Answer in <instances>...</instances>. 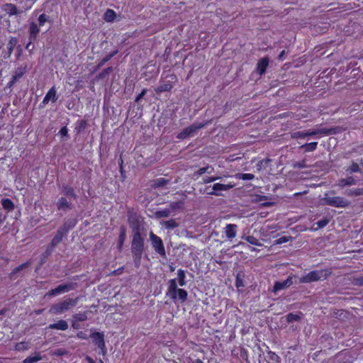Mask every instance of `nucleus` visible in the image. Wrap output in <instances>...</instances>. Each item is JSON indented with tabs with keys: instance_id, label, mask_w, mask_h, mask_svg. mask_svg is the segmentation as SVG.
Listing matches in <instances>:
<instances>
[{
	"instance_id": "nucleus-33",
	"label": "nucleus",
	"mask_w": 363,
	"mask_h": 363,
	"mask_svg": "<svg viewBox=\"0 0 363 363\" xmlns=\"http://www.w3.org/2000/svg\"><path fill=\"white\" fill-rule=\"evenodd\" d=\"M42 359V356L39 352H35L33 356L26 357L23 363H35Z\"/></svg>"
},
{
	"instance_id": "nucleus-2",
	"label": "nucleus",
	"mask_w": 363,
	"mask_h": 363,
	"mask_svg": "<svg viewBox=\"0 0 363 363\" xmlns=\"http://www.w3.org/2000/svg\"><path fill=\"white\" fill-rule=\"evenodd\" d=\"M166 296L169 297L174 302L178 298L182 303L187 299V291L183 289L177 288L176 279H172L168 281V289Z\"/></svg>"
},
{
	"instance_id": "nucleus-34",
	"label": "nucleus",
	"mask_w": 363,
	"mask_h": 363,
	"mask_svg": "<svg viewBox=\"0 0 363 363\" xmlns=\"http://www.w3.org/2000/svg\"><path fill=\"white\" fill-rule=\"evenodd\" d=\"M317 145H318L317 142H312L310 143H306V144L302 145L300 147V149H303L305 152H313L317 148Z\"/></svg>"
},
{
	"instance_id": "nucleus-29",
	"label": "nucleus",
	"mask_w": 363,
	"mask_h": 363,
	"mask_svg": "<svg viewBox=\"0 0 363 363\" xmlns=\"http://www.w3.org/2000/svg\"><path fill=\"white\" fill-rule=\"evenodd\" d=\"M60 288V291L62 293L68 292L72 290H74L77 287V283L75 282H67L64 284L58 286Z\"/></svg>"
},
{
	"instance_id": "nucleus-40",
	"label": "nucleus",
	"mask_w": 363,
	"mask_h": 363,
	"mask_svg": "<svg viewBox=\"0 0 363 363\" xmlns=\"http://www.w3.org/2000/svg\"><path fill=\"white\" fill-rule=\"evenodd\" d=\"M301 314L302 313L301 312H299V314H294V313H290L286 315V321L289 323H294L296 321H298L301 320Z\"/></svg>"
},
{
	"instance_id": "nucleus-52",
	"label": "nucleus",
	"mask_w": 363,
	"mask_h": 363,
	"mask_svg": "<svg viewBox=\"0 0 363 363\" xmlns=\"http://www.w3.org/2000/svg\"><path fill=\"white\" fill-rule=\"evenodd\" d=\"M29 348V344L26 342H21L16 344V350H26Z\"/></svg>"
},
{
	"instance_id": "nucleus-57",
	"label": "nucleus",
	"mask_w": 363,
	"mask_h": 363,
	"mask_svg": "<svg viewBox=\"0 0 363 363\" xmlns=\"http://www.w3.org/2000/svg\"><path fill=\"white\" fill-rule=\"evenodd\" d=\"M60 242V240H57V238H52V240H51L50 243L48 245V247H49L50 249H51L52 250L54 251V249L55 248V247Z\"/></svg>"
},
{
	"instance_id": "nucleus-26",
	"label": "nucleus",
	"mask_w": 363,
	"mask_h": 363,
	"mask_svg": "<svg viewBox=\"0 0 363 363\" xmlns=\"http://www.w3.org/2000/svg\"><path fill=\"white\" fill-rule=\"evenodd\" d=\"M63 194L66 198L71 200L72 199H76L77 194L74 192V189L72 186L67 185H62Z\"/></svg>"
},
{
	"instance_id": "nucleus-55",
	"label": "nucleus",
	"mask_w": 363,
	"mask_h": 363,
	"mask_svg": "<svg viewBox=\"0 0 363 363\" xmlns=\"http://www.w3.org/2000/svg\"><path fill=\"white\" fill-rule=\"evenodd\" d=\"M294 169H303L307 167L306 164V160H303L302 161L296 162L292 164Z\"/></svg>"
},
{
	"instance_id": "nucleus-56",
	"label": "nucleus",
	"mask_w": 363,
	"mask_h": 363,
	"mask_svg": "<svg viewBox=\"0 0 363 363\" xmlns=\"http://www.w3.org/2000/svg\"><path fill=\"white\" fill-rule=\"evenodd\" d=\"M48 20H49V17L47 15H45V13L40 15V16L38 17L39 26H43L45 22L48 21Z\"/></svg>"
},
{
	"instance_id": "nucleus-42",
	"label": "nucleus",
	"mask_w": 363,
	"mask_h": 363,
	"mask_svg": "<svg viewBox=\"0 0 363 363\" xmlns=\"http://www.w3.org/2000/svg\"><path fill=\"white\" fill-rule=\"evenodd\" d=\"M17 43H18V40L16 38H14V37L11 38V39L9 41L8 47H7L9 56L11 55V53Z\"/></svg>"
},
{
	"instance_id": "nucleus-39",
	"label": "nucleus",
	"mask_w": 363,
	"mask_h": 363,
	"mask_svg": "<svg viewBox=\"0 0 363 363\" xmlns=\"http://www.w3.org/2000/svg\"><path fill=\"white\" fill-rule=\"evenodd\" d=\"M113 71V68L112 67H108L106 69H104L101 72H100L97 76V79H104L106 78L110 73H111Z\"/></svg>"
},
{
	"instance_id": "nucleus-44",
	"label": "nucleus",
	"mask_w": 363,
	"mask_h": 363,
	"mask_svg": "<svg viewBox=\"0 0 363 363\" xmlns=\"http://www.w3.org/2000/svg\"><path fill=\"white\" fill-rule=\"evenodd\" d=\"M86 127H87L86 121L81 120L78 122L77 125L75 128V130H76L77 133L79 134V133H81L82 132H83L86 129Z\"/></svg>"
},
{
	"instance_id": "nucleus-64",
	"label": "nucleus",
	"mask_w": 363,
	"mask_h": 363,
	"mask_svg": "<svg viewBox=\"0 0 363 363\" xmlns=\"http://www.w3.org/2000/svg\"><path fill=\"white\" fill-rule=\"evenodd\" d=\"M77 337L82 340H86L88 337L86 333L83 331H80L77 334Z\"/></svg>"
},
{
	"instance_id": "nucleus-19",
	"label": "nucleus",
	"mask_w": 363,
	"mask_h": 363,
	"mask_svg": "<svg viewBox=\"0 0 363 363\" xmlns=\"http://www.w3.org/2000/svg\"><path fill=\"white\" fill-rule=\"evenodd\" d=\"M30 264H31V262L30 261H28V262H26L19 265L18 267H15L11 271V272L9 274V277L11 280L16 279V277H17L16 274L18 272H21L22 270L27 269Z\"/></svg>"
},
{
	"instance_id": "nucleus-25",
	"label": "nucleus",
	"mask_w": 363,
	"mask_h": 363,
	"mask_svg": "<svg viewBox=\"0 0 363 363\" xmlns=\"http://www.w3.org/2000/svg\"><path fill=\"white\" fill-rule=\"evenodd\" d=\"M245 274L243 271L239 270L237 272L235 275V286L239 289L245 286L244 279Z\"/></svg>"
},
{
	"instance_id": "nucleus-18",
	"label": "nucleus",
	"mask_w": 363,
	"mask_h": 363,
	"mask_svg": "<svg viewBox=\"0 0 363 363\" xmlns=\"http://www.w3.org/2000/svg\"><path fill=\"white\" fill-rule=\"evenodd\" d=\"M269 58L264 57L260 59L257 64V71L259 75H262L265 73L267 67L269 66Z\"/></svg>"
},
{
	"instance_id": "nucleus-49",
	"label": "nucleus",
	"mask_w": 363,
	"mask_h": 363,
	"mask_svg": "<svg viewBox=\"0 0 363 363\" xmlns=\"http://www.w3.org/2000/svg\"><path fill=\"white\" fill-rule=\"evenodd\" d=\"M236 178L242 180H252L255 178V175L248 173H238L235 175Z\"/></svg>"
},
{
	"instance_id": "nucleus-4",
	"label": "nucleus",
	"mask_w": 363,
	"mask_h": 363,
	"mask_svg": "<svg viewBox=\"0 0 363 363\" xmlns=\"http://www.w3.org/2000/svg\"><path fill=\"white\" fill-rule=\"evenodd\" d=\"M79 297L75 298H68L57 303L52 304L49 309L52 314H61L74 308L78 303Z\"/></svg>"
},
{
	"instance_id": "nucleus-21",
	"label": "nucleus",
	"mask_w": 363,
	"mask_h": 363,
	"mask_svg": "<svg viewBox=\"0 0 363 363\" xmlns=\"http://www.w3.org/2000/svg\"><path fill=\"white\" fill-rule=\"evenodd\" d=\"M126 238V228L125 225L120 227V233L118 240V249L119 251H122L123 247Z\"/></svg>"
},
{
	"instance_id": "nucleus-37",
	"label": "nucleus",
	"mask_w": 363,
	"mask_h": 363,
	"mask_svg": "<svg viewBox=\"0 0 363 363\" xmlns=\"http://www.w3.org/2000/svg\"><path fill=\"white\" fill-rule=\"evenodd\" d=\"M177 276H178V283H179V286H185L186 284V282L185 281V278H186L185 272L182 269H178Z\"/></svg>"
},
{
	"instance_id": "nucleus-11",
	"label": "nucleus",
	"mask_w": 363,
	"mask_h": 363,
	"mask_svg": "<svg viewBox=\"0 0 363 363\" xmlns=\"http://www.w3.org/2000/svg\"><path fill=\"white\" fill-rule=\"evenodd\" d=\"M70 201L71 200H69V199L66 197H60L56 203V206L57 209L59 211H63L65 212H67V211L72 209L73 206Z\"/></svg>"
},
{
	"instance_id": "nucleus-35",
	"label": "nucleus",
	"mask_w": 363,
	"mask_h": 363,
	"mask_svg": "<svg viewBox=\"0 0 363 363\" xmlns=\"http://www.w3.org/2000/svg\"><path fill=\"white\" fill-rule=\"evenodd\" d=\"M171 209L165 208L161 211H157L155 213V216L156 218H167L171 214Z\"/></svg>"
},
{
	"instance_id": "nucleus-7",
	"label": "nucleus",
	"mask_w": 363,
	"mask_h": 363,
	"mask_svg": "<svg viewBox=\"0 0 363 363\" xmlns=\"http://www.w3.org/2000/svg\"><path fill=\"white\" fill-rule=\"evenodd\" d=\"M150 240L155 251L161 257H166V251L162 240L152 232L150 233Z\"/></svg>"
},
{
	"instance_id": "nucleus-59",
	"label": "nucleus",
	"mask_w": 363,
	"mask_h": 363,
	"mask_svg": "<svg viewBox=\"0 0 363 363\" xmlns=\"http://www.w3.org/2000/svg\"><path fill=\"white\" fill-rule=\"evenodd\" d=\"M220 178L221 177H209L203 178V183L204 184L211 183V182H213L218 179H220Z\"/></svg>"
},
{
	"instance_id": "nucleus-38",
	"label": "nucleus",
	"mask_w": 363,
	"mask_h": 363,
	"mask_svg": "<svg viewBox=\"0 0 363 363\" xmlns=\"http://www.w3.org/2000/svg\"><path fill=\"white\" fill-rule=\"evenodd\" d=\"M162 224L167 228V229H174L175 228L179 226V223L176 222L174 219H170L169 220L163 221Z\"/></svg>"
},
{
	"instance_id": "nucleus-58",
	"label": "nucleus",
	"mask_w": 363,
	"mask_h": 363,
	"mask_svg": "<svg viewBox=\"0 0 363 363\" xmlns=\"http://www.w3.org/2000/svg\"><path fill=\"white\" fill-rule=\"evenodd\" d=\"M147 91V89H143L142 91L136 96L135 102L139 104L140 99L146 94Z\"/></svg>"
},
{
	"instance_id": "nucleus-27",
	"label": "nucleus",
	"mask_w": 363,
	"mask_h": 363,
	"mask_svg": "<svg viewBox=\"0 0 363 363\" xmlns=\"http://www.w3.org/2000/svg\"><path fill=\"white\" fill-rule=\"evenodd\" d=\"M27 72V65H22L21 66L17 67L14 71V74L12 77L14 78V80H18L21 79L24 74Z\"/></svg>"
},
{
	"instance_id": "nucleus-17",
	"label": "nucleus",
	"mask_w": 363,
	"mask_h": 363,
	"mask_svg": "<svg viewBox=\"0 0 363 363\" xmlns=\"http://www.w3.org/2000/svg\"><path fill=\"white\" fill-rule=\"evenodd\" d=\"M2 9L9 16H17L23 13V11L18 10L16 6L11 3L4 4Z\"/></svg>"
},
{
	"instance_id": "nucleus-43",
	"label": "nucleus",
	"mask_w": 363,
	"mask_h": 363,
	"mask_svg": "<svg viewBox=\"0 0 363 363\" xmlns=\"http://www.w3.org/2000/svg\"><path fill=\"white\" fill-rule=\"evenodd\" d=\"M52 252L53 250L47 247L45 251L40 256V267L46 262L47 258L52 253Z\"/></svg>"
},
{
	"instance_id": "nucleus-47",
	"label": "nucleus",
	"mask_w": 363,
	"mask_h": 363,
	"mask_svg": "<svg viewBox=\"0 0 363 363\" xmlns=\"http://www.w3.org/2000/svg\"><path fill=\"white\" fill-rule=\"evenodd\" d=\"M115 17L116 13L111 9H108L104 14V18L107 22L113 21Z\"/></svg>"
},
{
	"instance_id": "nucleus-53",
	"label": "nucleus",
	"mask_w": 363,
	"mask_h": 363,
	"mask_svg": "<svg viewBox=\"0 0 363 363\" xmlns=\"http://www.w3.org/2000/svg\"><path fill=\"white\" fill-rule=\"evenodd\" d=\"M352 283L354 286H363V276L353 277Z\"/></svg>"
},
{
	"instance_id": "nucleus-36",
	"label": "nucleus",
	"mask_w": 363,
	"mask_h": 363,
	"mask_svg": "<svg viewBox=\"0 0 363 363\" xmlns=\"http://www.w3.org/2000/svg\"><path fill=\"white\" fill-rule=\"evenodd\" d=\"M214 172V168L211 165H207L206 167H201L195 173L194 175H202L204 173L211 174Z\"/></svg>"
},
{
	"instance_id": "nucleus-14",
	"label": "nucleus",
	"mask_w": 363,
	"mask_h": 363,
	"mask_svg": "<svg viewBox=\"0 0 363 363\" xmlns=\"http://www.w3.org/2000/svg\"><path fill=\"white\" fill-rule=\"evenodd\" d=\"M51 100L52 102H55L57 100V91L55 86H52L45 96L40 107H44L45 105L48 104L49 101Z\"/></svg>"
},
{
	"instance_id": "nucleus-46",
	"label": "nucleus",
	"mask_w": 363,
	"mask_h": 363,
	"mask_svg": "<svg viewBox=\"0 0 363 363\" xmlns=\"http://www.w3.org/2000/svg\"><path fill=\"white\" fill-rule=\"evenodd\" d=\"M345 194L349 196H357L360 195H363V188L362 189H349L345 191Z\"/></svg>"
},
{
	"instance_id": "nucleus-10",
	"label": "nucleus",
	"mask_w": 363,
	"mask_h": 363,
	"mask_svg": "<svg viewBox=\"0 0 363 363\" xmlns=\"http://www.w3.org/2000/svg\"><path fill=\"white\" fill-rule=\"evenodd\" d=\"M235 186V184H223L220 183H216L212 186V192H207L208 195L221 196L219 193L220 191H228Z\"/></svg>"
},
{
	"instance_id": "nucleus-6",
	"label": "nucleus",
	"mask_w": 363,
	"mask_h": 363,
	"mask_svg": "<svg viewBox=\"0 0 363 363\" xmlns=\"http://www.w3.org/2000/svg\"><path fill=\"white\" fill-rule=\"evenodd\" d=\"M328 194L329 193L325 194V197L322 199L323 204L335 208H347L351 204L350 201L342 196H329Z\"/></svg>"
},
{
	"instance_id": "nucleus-5",
	"label": "nucleus",
	"mask_w": 363,
	"mask_h": 363,
	"mask_svg": "<svg viewBox=\"0 0 363 363\" xmlns=\"http://www.w3.org/2000/svg\"><path fill=\"white\" fill-rule=\"evenodd\" d=\"M332 274L330 269H324L310 272L306 275L299 279L300 283H311L321 279H326Z\"/></svg>"
},
{
	"instance_id": "nucleus-3",
	"label": "nucleus",
	"mask_w": 363,
	"mask_h": 363,
	"mask_svg": "<svg viewBox=\"0 0 363 363\" xmlns=\"http://www.w3.org/2000/svg\"><path fill=\"white\" fill-rule=\"evenodd\" d=\"M340 128H320L316 130H306L303 131H296L291 133V138L294 139L305 138L308 136H313L318 134L330 135L338 133Z\"/></svg>"
},
{
	"instance_id": "nucleus-9",
	"label": "nucleus",
	"mask_w": 363,
	"mask_h": 363,
	"mask_svg": "<svg viewBox=\"0 0 363 363\" xmlns=\"http://www.w3.org/2000/svg\"><path fill=\"white\" fill-rule=\"evenodd\" d=\"M128 222L130 225V227L132 230V235H140L141 233V225L139 220V218L136 216H129L128 218Z\"/></svg>"
},
{
	"instance_id": "nucleus-50",
	"label": "nucleus",
	"mask_w": 363,
	"mask_h": 363,
	"mask_svg": "<svg viewBox=\"0 0 363 363\" xmlns=\"http://www.w3.org/2000/svg\"><path fill=\"white\" fill-rule=\"evenodd\" d=\"M346 172L352 174V173H354V172H361V169H360L358 164H357L356 162H352L351 166L349 167L346 169Z\"/></svg>"
},
{
	"instance_id": "nucleus-41",
	"label": "nucleus",
	"mask_w": 363,
	"mask_h": 363,
	"mask_svg": "<svg viewBox=\"0 0 363 363\" xmlns=\"http://www.w3.org/2000/svg\"><path fill=\"white\" fill-rule=\"evenodd\" d=\"M184 203L182 201H179L177 202H172L169 204V209H171V212L178 210L182 209L184 208Z\"/></svg>"
},
{
	"instance_id": "nucleus-32",
	"label": "nucleus",
	"mask_w": 363,
	"mask_h": 363,
	"mask_svg": "<svg viewBox=\"0 0 363 363\" xmlns=\"http://www.w3.org/2000/svg\"><path fill=\"white\" fill-rule=\"evenodd\" d=\"M267 358L268 361L271 363H280L281 358L278 356L275 352L268 350L267 351Z\"/></svg>"
},
{
	"instance_id": "nucleus-30",
	"label": "nucleus",
	"mask_w": 363,
	"mask_h": 363,
	"mask_svg": "<svg viewBox=\"0 0 363 363\" xmlns=\"http://www.w3.org/2000/svg\"><path fill=\"white\" fill-rule=\"evenodd\" d=\"M39 32L40 29L37 24L34 22L30 23L29 28L30 40L35 39Z\"/></svg>"
},
{
	"instance_id": "nucleus-28",
	"label": "nucleus",
	"mask_w": 363,
	"mask_h": 363,
	"mask_svg": "<svg viewBox=\"0 0 363 363\" xmlns=\"http://www.w3.org/2000/svg\"><path fill=\"white\" fill-rule=\"evenodd\" d=\"M356 183H357L356 180L354 179V177H347L345 179H339L337 185L340 187L343 188L345 186L355 185Z\"/></svg>"
},
{
	"instance_id": "nucleus-8",
	"label": "nucleus",
	"mask_w": 363,
	"mask_h": 363,
	"mask_svg": "<svg viewBox=\"0 0 363 363\" xmlns=\"http://www.w3.org/2000/svg\"><path fill=\"white\" fill-rule=\"evenodd\" d=\"M208 123H193L192 125L184 128L178 135L177 138L180 140H184L190 135H191L197 131L198 130L203 128Z\"/></svg>"
},
{
	"instance_id": "nucleus-61",
	"label": "nucleus",
	"mask_w": 363,
	"mask_h": 363,
	"mask_svg": "<svg viewBox=\"0 0 363 363\" xmlns=\"http://www.w3.org/2000/svg\"><path fill=\"white\" fill-rule=\"evenodd\" d=\"M60 135L62 136V137H65V136H68V129L67 128L66 126H63L62 128H61V129L60 130V132H59Z\"/></svg>"
},
{
	"instance_id": "nucleus-31",
	"label": "nucleus",
	"mask_w": 363,
	"mask_h": 363,
	"mask_svg": "<svg viewBox=\"0 0 363 363\" xmlns=\"http://www.w3.org/2000/svg\"><path fill=\"white\" fill-rule=\"evenodd\" d=\"M1 203L3 208L8 211H13L14 209V203L10 199H3L1 201Z\"/></svg>"
},
{
	"instance_id": "nucleus-60",
	"label": "nucleus",
	"mask_w": 363,
	"mask_h": 363,
	"mask_svg": "<svg viewBox=\"0 0 363 363\" xmlns=\"http://www.w3.org/2000/svg\"><path fill=\"white\" fill-rule=\"evenodd\" d=\"M68 352L65 349H57L54 352V354L57 355V356H62V355H65L67 354Z\"/></svg>"
},
{
	"instance_id": "nucleus-13",
	"label": "nucleus",
	"mask_w": 363,
	"mask_h": 363,
	"mask_svg": "<svg viewBox=\"0 0 363 363\" xmlns=\"http://www.w3.org/2000/svg\"><path fill=\"white\" fill-rule=\"evenodd\" d=\"M76 224L77 220L75 218H69L65 220L62 225L60 226L58 230L61 231L65 235H67L69 231L74 228Z\"/></svg>"
},
{
	"instance_id": "nucleus-15",
	"label": "nucleus",
	"mask_w": 363,
	"mask_h": 363,
	"mask_svg": "<svg viewBox=\"0 0 363 363\" xmlns=\"http://www.w3.org/2000/svg\"><path fill=\"white\" fill-rule=\"evenodd\" d=\"M90 337L92 339L93 342L98 347H104L105 344L104 335L102 333L94 332L90 335Z\"/></svg>"
},
{
	"instance_id": "nucleus-1",
	"label": "nucleus",
	"mask_w": 363,
	"mask_h": 363,
	"mask_svg": "<svg viewBox=\"0 0 363 363\" xmlns=\"http://www.w3.org/2000/svg\"><path fill=\"white\" fill-rule=\"evenodd\" d=\"M130 252L135 267H140L142 256L145 252V238L142 235H132Z\"/></svg>"
},
{
	"instance_id": "nucleus-51",
	"label": "nucleus",
	"mask_w": 363,
	"mask_h": 363,
	"mask_svg": "<svg viewBox=\"0 0 363 363\" xmlns=\"http://www.w3.org/2000/svg\"><path fill=\"white\" fill-rule=\"evenodd\" d=\"M271 161L272 160L270 159L267 158L265 160L258 162L257 164V169L260 170L262 169H265L268 166L269 162H271Z\"/></svg>"
},
{
	"instance_id": "nucleus-63",
	"label": "nucleus",
	"mask_w": 363,
	"mask_h": 363,
	"mask_svg": "<svg viewBox=\"0 0 363 363\" xmlns=\"http://www.w3.org/2000/svg\"><path fill=\"white\" fill-rule=\"evenodd\" d=\"M290 238H291V237H286V236L281 237L277 240V243L281 244V243L286 242L289 240Z\"/></svg>"
},
{
	"instance_id": "nucleus-12",
	"label": "nucleus",
	"mask_w": 363,
	"mask_h": 363,
	"mask_svg": "<svg viewBox=\"0 0 363 363\" xmlns=\"http://www.w3.org/2000/svg\"><path fill=\"white\" fill-rule=\"evenodd\" d=\"M293 284V277L289 276L288 278L283 281H276L274 283L272 292L277 293L278 291L289 287Z\"/></svg>"
},
{
	"instance_id": "nucleus-24",
	"label": "nucleus",
	"mask_w": 363,
	"mask_h": 363,
	"mask_svg": "<svg viewBox=\"0 0 363 363\" xmlns=\"http://www.w3.org/2000/svg\"><path fill=\"white\" fill-rule=\"evenodd\" d=\"M118 50H116L108 55H106L100 62H99L94 68V72L98 71L102 66H104L107 62H108L113 57L118 53Z\"/></svg>"
},
{
	"instance_id": "nucleus-54",
	"label": "nucleus",
	"mask_w": 363,
	"mask_h": 363,
	"mask_svg": "<svg viewBox=\"0 0 363 363\" xmlns=\"http://www.w3.org/2000/svg\"><path fill=\"white\" fill-rule=\"evenodd\" d=\"M329 221L330 220L327 217H325L323 219L318 220L316 223L318 228H323L328 224Z\"/></svg>"
},
{
	"instance_id": "nucleus-23",
	"label": "nucleus",
	"mask_w": 363,
	"mask_h": 363,
	"mask_svg": "<svg viewBox=\"0 0 363 363\" xmlns=\"http://www.w3.org/2000/svg\"><path fill=\"white\" fill-rule=\"evenodd\" d=\"M169 183V179H166L164 178L160 177L151 181L150 186L152 189H158L164 187V186L167 185Z\"/></svg>"
},
{
	"instance_id": "nucleus-48",
	"label": "nucleus",
	"mask_w": 363,
	"mask_h": 363,
	"mask_svg": "<svg viewBox=\"0 0 363 363\" xmlns=\"http://www.w3.org/2000/svg\"><path fill=\"white\" fill-rule=\"evenodd\" d=\"M72 318L74 321H85L87 320L86 312L75 313Z\"/></svg>"
},
{
	"instance_id": "nucleus-45",
	"label": "nucleus",
	"mask_w": 363,
	"mask_h": 363,
	"mask_svg": "<svg viewBox=\"0 0 363 363\" xmlns=\"http://www.w3.org/2000/svg\"><path fill=\"white\" fill-rule=\"evenodd\" d=\"M242 239H245L249 243L256 245V246H262V245L259 242V240L255 238L254 236L248 235V236H242Z\"/></svg>"
},
{
	"instance_id": "nucleus-22",
	"label": "nucleus",
	"mask_w": 363,
	"mask_h": 363,
	"mask_svg": "<svg viewBox=\"0 0 363 363\" xmlns=\"http://www.w3.org/2000/svg\"><path fill=\"white\" fill-rule=\"evenodd\" d=\"M68 323L65 320H60L57 323L49 325L48 328L52 330H66L68 329Z\"/></svg>"
},
{
	"instance_id": "nucleus-62",
	"label": "nucleus",
	"mask_w": 363,
	"mask_h": 363,
	"mask_svg": "<svg viewBox=\"0 0 363 363\" xmlns=\"http://www.w3.org/2000/svg\"><path fill=\"white\" fill-rule=\"evenodd\" d=\"M65 236V235L61 231L57 230L55 235L54 236V238H57V240L61 242Z\"/></svg>"
},
{
	"instance_id": "nucleus-16",
	"label": "nucleus",
	"mask_w": 363,
	"mask_h": 363,
	"mask_svg": "<svg viewBox=\"0 0 363 363\" xmlns=\"http://www.w3.org/2000/svg\"><path fill=\"white\" fill-rule=\"evenodd\" d=\"M173 87L172 82L169 80L160 82V85L155 89L157 94L162 92L169 91Z\"/></svg>"
},
{
	"instance_id": "nucleus-20",
	"label": "nucleus",
	"mask_w": 363,
	"mask_h": 363,
	"mask_svg": "<svg viewBox=\"0 0 363 363\" xmlns=\"http://www.w3.org/2000/svg\"><path fill=\"white\" fill-rule=\"evenodd\" d=\"M238 225L235 224H228L225 228V233L228 239H233L236 236Z\"/></svg>"
}]
</instances>
